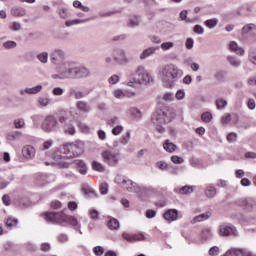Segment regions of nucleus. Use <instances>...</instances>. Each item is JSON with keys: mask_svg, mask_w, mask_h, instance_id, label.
I'll list each match as a JSON object with an SVG mask.
<instances>
[{"mask_svg": "<svg viewBox=\"0 0 256 256\" xmlns=\"http://www.w3.org/2000/svg\"><path fill=\"white\" fill-rule=\"evenodd\" d=\"M50 63L55 67L56 73L51 75L52 79L61 81L63 75L71 65L72 61L67 60V54L65 50L61 48H55L50 53Z\"/></svg>", "mask_w": 256, "mask_h": 256, "instance_id": "obj_1", "label": "nucleus"}, {"mask_svg": "<svg viewBox=\"0 0 256 256\" xmlns=\"http://www.w3.org/2000/svg\"><path fill=\"white\" fill-rule=\"evenodd\" d=\"M162 83L167 89H173L175 83L183 77V70L175 64H166L161 71Z\"/></svg>", "mask_w": 256, "mask_h": 256, "instance_id": "obj_2", "label": "nucleus"}, {"mask_svg": "<svg viewBox=\"0 0 256 256\" xmlns=\"http://www.w3.org/2000/svg\"><path fill=\"white\" fill-rule=\"evenodd\" d=\"M154 79L151 73L147 71L145 66L139 65L135 71L130 74V80L127 83L128 87H135L136 85H149L153 83Z\"/></svg>", "mask_w": 256, "mask_h": 256, "instance_id": "obj_3", "label": "nucleus"}, {"mask_svg": "<svg viewBox=\"0 0 256 256\" xmlns=\"http://www.w3.org/2000/svg\"><path fill=\"white\" fill-rule=\"evenodd\" d=\"M44 219L47 221V223H69V225H72V227L81 229V224L75 216L66 217L65 213L63 212H46L44 214Z\"/></svg>", "mask_w": 256, "mask_h": 256, "instance_id": "obj_4", "label": "nucleus"}, {"mask_svg": "<svg viewBox=\"0 0 256 256\" xmlns=\"http://www.w3.org/2000/svg\"><path fill=\"white\" fill-rule=\"evenodd\" d=\"M87 77H91V70L85 66H76L75 62L72 61L60 81L65 79H87Z\"/></svg>", "mask_w": 256, "mask_h": 256, "instance_id": "obj_5", "label": "nucleus"}, {"mask_svg": "<svg viewBox=\"0 0 256 256\" xmlns=\"http://www.w3.org/2000/svg\"><path fill=\"white\" fill-rule=\"evenodd\" d=\"M71 143L64 144L53 154L54 160L59 167L63 169H69V162H65V159H73V150L71 149Z\"/></svg>", "mask_w": 256, "mask_h": 256, "instance_id": "obj_6", "label": "nucleus"}, {"mask_svg": "<svg viewBox=\"0 0 256 256\" xmlns=\"http://www.w3.org/2000/svg\"><path fill=\"white\" fill-rule=\"evenodd\" d=\"M115 183L128 191V193H139L141 191V186L131 179L125 178V176H117L115 178Z\"/></svg>", "mask_w": 256, "mask_h": 256, "instance_id": "obj_7", "label": "nucleus"}, {"mask_svg": "<svg viewBox=\"0 0 256 256\" xmlns=\"http://www.w3.org/2000/svg\"><path fill=\"white\" fill-rule=\"evenodd\" d=\"M40 129H42L44 133H55L59 129V121H57L54 115H48L43 119Z\"/></svg>", "mask_w": 256, "mask_h": 256, "instance_id": "obj_8", "label": "nucleus"}, {"mask_svg": "<svg viewBox=\"0 0 256 256\" xmlns=\"http://www.w3.org/2000/svg\"><path fill=\"white\" fill-rule=\"evenodd\" d=\"M103 161L110 167H117L119 163V154L111 150H105L101 154Z\"/></svg>", "mask_w": 256, "mask_h": 256, "instance_id": "obj_9", "label": "nucleus"}, {"mask_svg": "<svg viewBox=\"0 0 256 256\" xmlns=\"http://www.w3.org/2000/svg\"><path fill=\"white\" fill-rule=\"evenodd\" d=\"M113 59L118 65H125L129 63V58H127V52L121 48H116L113 51Z\"/></svg>", "mask_w": 256, "mask_h": 256, "instance_id": "obj_10", "label": "nucleus"}, {"mask_svg": "<svg viewBox=\"0 0 256 256\" xmlns=\"http://www.w3.org/2000/svg\"><path fill=\"white\" fill-rule=\"evenodd\" d=\"M219 235H221V237H229V235H233V237H238L239 232L237 231V228L233 225H221L219 227Z\"/></svg>", "mask_w": 256, "mask_h": 256, "instance_id": "obj_11", "label": "nucleus"}, {"mask_svg": "<svg viewBox=\"0 0 256 256\" xmlns=\"http://www.w3.org/2000/svg\"><path fill=\"white\" fill-rule=\"evenodd\" d=\"M122 238L128 243H136V241H145V235L143 233L139 234H130L127 232L122 233Z\"/></svg>", "mask_w": 256, "mask_h": 256, "instance_id": "obj_12", "label": "nucleus"}, {"mask_svg": "<svg viewBox=\"0 0 256 256\" xmlns=\"http://www.w3.org/2000/svg\"><path fill=\"white\" fill-rule=\"evenodd\" d=\"M43 91V86L42 85H36L31 88H22L19 90V95L21 97H25V95H37L38 93H41Z\"/></svg>", "mask_w": 256, "mask_h": 256, "instance_id": "obj_13", "label": "nucleus"}, {"mask_svg": "<svg viewBox=\"0 0 256 256\" xmlns=\"http://www.w3.org/2000/svg\"><path fill=\"white\" fill-rule=\"evenodd\" d=\"M159 111L165 123H171L173 121V118L176 117L175 109L173 108H163V109H160Z\"/></svg>", "mask_w": 256, "mask_h": 256, "instance_id": "obj_14", "label": "nucleus"}, {"mask_svg": "<svg viewBox=\"0 0 256 256\" xmlns=\"http://www.w3.org/2000/svg\"><path fill=\"white\" fill-rule=\"evenodd\" d=\"M159 51V46H151L142 51L139 55L140 61H145V59H149V57H153Z\"/></svg>", "mask_w": 256, "mask_h": 256, "instance_id": "obj_15", "label": "nucleus"}, {"mask_svg": "<svg viewBox=\"0 0 256 256\" xmlns=\"http://www.w3.org/2000/svg\"><path fill=\"white\" fill-rule=\"evenodd\" d=\"M71 150L73 152V157H79V155H83V151H85V144L81 141H77L76 143H70Z\"/></svg>", "mask_w": 256, "mask_h": 256, "instance_id": "obj_16", "label": "nucleus"}, {"mask_svg": "<svg viewBox=\"0 0 256 256\" xmlns=\"http://www.w3.org/2000/svg\"><path fill=\"white\" fill-rule=\"evenodd\" d=\"M239 205L244 209V211H252L256 207V199L255 198H248L243 199L239 202Z\"/></svg>", "mask_w": 256, "mask_h": 256, "instance_id": "obj_17", "label": "nucleus"}, {"mask_svg": "<svg viewBox=\"0 0 256 256\" xmlns=\"http://www.w3.org/2000/svg\"><path fill=\"white\" fill-rule=\"evenodd\" d=\"M195 191V186H191V185H185L182 187H175L174 188V193H176V195H191V193H193Z\"/></svg>", "mask_w": 256, "mask_h": 256, "instance_id": "obj_18", "label": "nucleus"}, {"mask_svg": "<svg viewBox=\"0 0 256 256\" xmlns=\"http://www.w3.org/2000/svg\"><path fill=\"white\" fill-rule=\"evenodd\" d=\"M22 155L25 159H35L36 150L32 145H25L22 148Z\"/></svg>", "mask_w": 256, "mask_h": 256, "instance_id": "obj_19", "label": "nucleus"}, {"mask_svg": "<svg viewBox=\"0 0 256 256\" xmlns=\"http://www.w3.org/2000/svg\"><path fill=\"white\" fill-rule=\"evenodd\" d=\"M163 217L165 221H168V223H173V221H177V219H179V211H177V209H169L164 213Z\"/></svg>", "mask_w": 256, "mask_h": 256, "instance_id": "obj_20", "label": "nucleus"}, {"mask_svg": "<svg viewBox=\"0 0 256 256\" xmlns=\"http://www.w3.org/2000/svg\"><path fill=\"white\" fill-rule=\"evenodd\" d=\"M229 49L232 53H235V55H239V57H243V55H245V49L239 46V44L235 41H231L229 43Z\"/></svg>", "mask_w": 256, "mask_h": 256, "instance_id": "obj_21", "label": "nucleus"}, {"mask_svg": "<svg viewBox=\"0 0 256 256\" xmlns=\"http://www.w3.org/2000/svg\"><path fill=\"white\" fill-rule=\"evenodd\" d=\"M76 109L80 113H84V114L91 113V106L89 105V103H87L84 100H79L76 102Z\"/></svg>", "mask_w": 256, "mask_h": 256, "instance_id": "obj_22", "label": "nucleus"}, {"mask_svg": "<svg viewBox=\"0 0 256 256\" xmlns=\"http://www.w3.org/2000/svg\"><path fill=\"white\" fill-rule=\"evenodd\" d=\"M72 163L76 166L80 175H87V164H85V161L76 159Z\"/></svg>", "mask_w": 256, "mask_h": 256, "instance_id": "obj_23", "label": "nucleus"}, {"mask_svg": "<svg viewBox=\"0 0 256 256\" xmlns=\"http://www.w3.org/2000/svg\"><path fill=\"white\" fill-rule=\"evenodd\" d=\"M213 230L211 228H204L200 232L201 241H211L213 239Z\"/></svg>", "mask_w": 256, "mask_h": 256, "instance_id": "obj_24", "label": "nucleus"}, {"mask_svg": "<svg viewBox=\"0 0 256 256\" xmlns=\"http://www.w3.org/2000/svg\"><path fill=\"white\" fill-rule=\"evenodd\" d=\"M91 21V18H84V19H74V20H68L65 22L66 27H73L75 25H83L85 23H89Z\"/></svg>", "mask_w": 256, "mask_h": 256, "instance_id": "obj_25", "label": "nucleus"}, {"mask_svg": "<svg viewBox=\"0 0 256 256\" xmlns=\"http://www.w3.org/2000/svg\"><path fill=\"white\" fill-rule=\"evenodd\" d=\"M152 123L154 125H163L165 124V120L163 118V116L161 115L160 110L156 111L153 115H152Z\"/></svg>", "mask_w": 256, "mask_h": 256, "instance_id": "obj_26", "label": "nucleus"}, {"mask_svg": "<svg viewBox=\"0 0 256 256\" xmlns=\"http://www.w3.org/2000/svg\"><path fill=\"white\" fill-rule=\"evenodd\" d=\"M253 31H256V25L253 23L245 24L242 27L241 35L245 37L246 35H249V33H253Z\"/></svg>", "mask_w": 256, "mask_h": 256, "instance_id": "obj_27", "label": "nucleus"}, {"mask_svg": "<svg viewBox=\"0 0 256 256\" xmlns=\"http://www.w3.org/2000/svg\"><path fill=\"white\" fill-rule=\"evenodd\" d=\"M11 15H13V17H25L27 10L23 7H14L11 9Z\"/></svg>", "mask_w": 256, "mask_h": 256, "instance_id": "obj_28", "label": "nucleus"}, {"mask_svg": "<svg viewBox=\"0 0 256 256\" xmlns=\"http://www.w3.org/2000/svg\"><path fill=\"white\" fill-rule=\"evenodd\" d=\"M91 91H87L86 94L83 91H77L75 89L70 90V95L74 96V99L78 100L79 99H85L86 95H89Z\"/></svg>", "mask_w": 256, "mask_h": 256, "instance_id": "obj_29", "label": "nucleus"}, {"mask_svg": "<svg viewBox=\"0 0 256 256\" xmlns=\"http://www.w3.org/2000/svg\"><path fill=\"white\" fill-rule=\"evenodd\" d=\"M63 131H64L65 135H75V133H77L75 126L73 124H71V122L63 125Z\"/></svg>", "mask_w": 256, "mask_h": 256, "instance_id": "obj_30", "label": "nucleus"}, {"mask_svg": "<svg viewBox=\"0 0 256 256\" xmlns=\"http://www.w3.org/2000/svg\"><path fill=\"white\" fill-rule=\"evenodd\" d=\"M226 59H227L229 65H231V67H235L236 69L241 67V61L239 60V58L229 55V56H227Z\"/></svg>", "mask_w": 256, "mask_h": 256, "instance_id": "obj_31", "label": "nucleus"}, {"mask_svg": "<svg viewBox=\"0 0 256 256\" xmlns=\"http://www.w3.org/2000/svg\"><path fill=\"white\" fill-rule=\"evenodd\" d=\"M204 193H205V196L208 197V199H213V197L217 195V188H215V186L213 185H209L205 189Z\"/></svg>", "mask_w": 256, "mask_h": 256, "instance_id": "obj_32", "label": "nucleus"}, {"mask_svg": "<svg viewBox=\"0 0 256 256\" xmlns=\"http://www.w3.org/2000/svg\"><path fill=\"white\" fill-rule=\"evenodd\" d=\"M107 227L111 231H117L119 229V227H120L119 220H117L115 218H110V220L107 223Z\"/></svg>", "mask_w": 256, "mask_h": 256, "instance_id": "obj_33", "label": "nucleus"}, {"mask_svg": "<svg viewBox=\"0 0 256 256\" xmlns=\"http://www.w3.org/2000/svg\"><path fill=\"white\" fill-rule=\"evenodd\" d=\"M163 147H164L165 151H167L168 153H173V152L177 151V145H175L174 143H172L169 140H166L164 142Z\"/></svg>", "mask_w": 256, "mask_h": 256, "instance_id": "obj_34", "label": "nucleus"}, {"mask_svg": "<svg viewBox=\"0 0 256 256\" xmlns=\"http://www.w3.org/2000/svg\"><path fill=\"white\" fill-rule=\"evenodd\" d=\"M36 59L40 61V63H43V65H47L49 63V53L48 52H41L37 54Z\"/></svg>", "mask_w": 256, "mask_h": 256, "instance_id": "obj_35", "label": "nucleus"}, {"mask_svg": "<svg viewBox=\"0 0 256 256\" xmlns=\"http://www.w3.org/2000/svg\"><path fill=\"white\" fill-rule=\"evenodd\" d=\"M209 217H211L209 215V213H204V214H200L198 216H195L192 220L191 223L195 224V223H201V221H207V219H209Z\"/></svg>", "mask_w": 256, "mask_h": 256, "instance_id": "obj_36", "label": "nucleus"}, {"mask_svg": "<svg viewBox=\"0 0 256 256\" xmlns=\"http://www.w3.org/2000/svg\"><path fill=\"white\" fill-rule=\"evenodd\" d=\"M204 25L208 27V29H215V27L219 25V19L217 18L208 19L204 22Z\"/></svg>", "mask_w": 256, "mask_h": 256, "instance_id": "obj_37", "label": "nucleus"}, {"mask_svg": "<svg viewBox=\"0 0 256 256\" xmlns=\"http://www.w3.org/2000/svg\"><path fill=\"white\" fill-rule=\"evenodd\" d=\"M92 169H93V171H98V173H104L105 166H103V164H101L98 161H93L92 162Z\"/></svg>", "mask_w": 256, "mask_h": 256, "instance_id": "obj_38", "label": "nucleus"}, {"mask_svg": "<svg viewBox=\"0 0 256 256\" xmlns=\"http://www.w3.org/2000/svg\"><path fill=\"white\" fill-rule=\"evenodd\" d=\"M23 136V133L19 131H14L7 135L8 141H17V139L21 138Z\"/></svg>", "mask_w": 256, "mask_h": 256, "instance_id": "obj_39", "label": "nucleus"}, {"mask_svg": "<svg viewBox=\"0 0 256 256\" xmlns=\"http://www.w3.org/2000/svg\"><path fill=\"white\" fill-rule=\"evenodd\" d=\"M57 13H58L60 19H67V17H69V12H68L67 8H65V7L58 8Z\"/></svg>", "mask_w": 256, "mask_h": 256, "instance_id": "obj_40", "label": "nucleus"}, {"mask_svg": "<svg viewBox=\"0 0 256 256\" xmlns=\"http://www.w3.org/2000/svg\"><path fill=\"white\" fill-rule=\"evenodd\" d=\"M162 99L166 103H171V101H175V95L172 92H166L163 94Z\"/></svg>", "mask_w": 256, "mask_h": 256, "instance_id": "obj_41", "label": "nucleus"}, {"mask_svg": "<svg viewBox=\"0 0 256 256\" xmlns=\"http://www.w3.org/2000/svg\"><path fill=\"white\" fill-rule=\"evenodd\" d=\"M175 47V43L173 42H163L160 45V49H162V51H169V49H173Z\"/></svg>", "mask_w": 256, "mask_h": 256, "instance_id": "obj_42", "label": "nucleus"}, {"mask_svg": "<svg viewBox=\"0 0 256 256\" xmlns=\"http://www.w3.org/2000/svg\"><path fill=\"white\" fill-rule=\"evenodd\" d=\"M18 223V219L10 217L6 220V227H10V229H12V227H17Z\"/></svg>", "mask_w": 256, "mask_h": 256, "instance_id": "obj_43", "label": "nucleus"}, {"mask_svg": "<svg viewBox=\"0 0 256 256\" xmlns=\"http://www.w3.org/2000/svg\"><path fill=\"white\" fill-rule=\"evenodd\" d=\"M201 119L203 123H211V120L213 119V114H211V112H204L201 115Z\"/></svg>", "mask_w": 256, "mask_h": 256, "instance_id": "obj_44", "label": "nucleus"}, {"mask_svg": "<svg viewBox=\"0 0 256 256\" xmlns=\"http://www.w3.org/2000/svg\"><path fill=\"white\" fill-rule=\"evenodd\" d=\"M216 107L217 109L221 110V109H225V107H227V100L222 99V98H218L216 100Z\"/></svg>", "mask_w": 256, "mask_h": 256, "instance_id": "obj_45", "label": "nucleus"}, {"mask_svg": "<svg viewBox=\"0 0 256 256\" xmlns=\"http://www.w3.org/2000/svg\"><path fill=\"white\" fill-rule=\"evenodd\" d=\"M113 96L115 99H125V90L116 89L113 91Z\"/></svg>", "mask_w": 256, "mask_h": 256, "instance_id": "obj_46", "label": "nucleus"}, {"mask_svg": "<svg viewBox=\"0 0 256 256\" xmlns=\"http://www.w3.org/2000/svg\"><path fill=\"white\" fill-rule=\"evenodd\" d=\"M49 103H51V99H49L47 97H39L38 98V104L40 105V107H47V105H49Z\"/></svg>", "mask_w": 256, "mask_h": 256, "instance_id": "obj_47", "label": "nucleus"}, {"mask_svg": "<svg viewBox=\"0 0 256 256\" xmlns=\"http://www.w3.org/2000/svg\"><path fill=\"white\" fill-rule=\"evenodd\" d=\"M129 113L130 115H133L134 117H136V119H141V110H139L136 107H132L129 109Z\"/></svg>", "mask_w": 256, "mask_h": 256, "instance_id": "obj_48", "label": "nucleus"}, {"mask_svg": "<svg viewBox=\"0 0 256 256\" xmlns=\"http://www.w3.org/2000/svg\"><path fill=\"white\" fill-rule=\"evenodd\" d=\"M10 31H21L23 26L19 22H12L9 26Z\"/></svg>", "mask_w": 256, "mask_h": 256, "instance_id": "obj_49", "label": "nucleus"}, {"mask_svg": "<svg viewBox=\"0 0 256 256\" xmlns=\"http://www.w3.org/2000/svg\"><path fill=\"white\" fill-rule=\"evenodd\" d=\"M2 45L4 49H15V47H17V42L9 40L4 42Z\"/></svg>", "mask_w": 256, "mask_h": 256, "instance_id": "obj_50", "label": "nucleus"}, {"mask_svg": "<svg viewBox=\"0 0 256 256\" xmlns=\"http://www.w3.org/2000/svg\"><path fill=\"white\" fill-rule=\"evenodd\" d=\"M171 161L175 165H181L182 163H184L185 160L181 156L174 155L171 157Z\"/></svg>", "mask_w": 256, "mask_h": 256, "instance_id": "obj_51", "label": "nucleus"}, {"mask_svg": "<svg viewBox=\"0 0 256 256\" xmlns=\"http://www.w3.org/2000/svg\"><path fill=\"white\" fill-rule=\"evenodd\" d=\"M15 129H23L25 127V120L24 119H17L14 121Z\"/></svg>", "mask_w": 256, "mask_h": 256, "instance_id": "obj_52", "label": "nucleus"}, {"mask_svg": "<svg viewBox=\"0 0 256 256\" xmlns=\"http://www.w3.org/2000/svg\"><path fill=\"white\" fill-rule=\"evenodd\" d=\"M44 119L45 118L41 114H36V115L32 116V121H33L34 125H39V123H41V121H43Z\"/></svg>", "mask_w": 256, "mask_h": 256, "instance_id": "obj_53", "label": "nucleus"}, {"mask_svg": "<svg viewBox=\"0 0 256 256\" xmlns=\"http://www.w3.org/2000/svg\"><path fill=\"white\" fill-rule=\"evenodd\" d=\"M248 59L253 65H256V51L250 50L248 52Z\"/></svg>", "mask_w": 256, "mask_h": 256, "instance_id": "obj_54", "label": "nucleus"}, {"mask_svg": "<svg viewBox=\"0 0 256 256\" xmlns=\"http://www.w3.org/2000/svg\"><path fill=\"white\" fill-rule=\"evenodd\" d=\"M131 139V132H127L126 135L122 136L120 143L122 145H127Z\"/></svg>", "mask_w": 256, "mask_h": 256, "instance_id": "obj_55", "label": "nucleus"}, {"mask_svg": "<svg viewBox=\"0 0 256 256\" xmlns=\"http://www.w3.org/2000/svg\"><path fill=\"white\" fill-rule=\"evenodd\" d=\"M65 91L61 87H55L52 90V95H55L56 97H61Z\"/></svg>", "mask_w": 256, "mask_h": 256, "instance_id": "obj_56", "label": "nucleus"}, {"mask_svg": "<svg viewBox=\"0 0 256 256\" xmlns=\"http://www.w3.org/2000/svg\"><path fill=\"white\" fill-rule=\"evenodd\" d=\"M219 253H220V249L217 246L211 247L208 251V255H210V256H217V255H219Z\"/></svg>", "mask_w": 256, "mask_h": 256, "instance_id": "obj_57", "label": "nucleus"}, {"mask_svg": "<svg viewBox=\"0 0 256 256\" xmlns=\"http://www.w3.org/2000/svg\"><path fill=\"white\" fill-rule=\"evenodd\" d=\"M193 31L197 35H203V33H205V28H203V26L197 24V25L194 26Z\"/></svg>", "mask_w": 256, "mask_h": 256, "instance_id": "obj_58", "label": "nucleus"}, {"mask_svg": "<svg viewBox=\"0 0 256 256\" xmlns=\"http://www.w3.org/2000/svg\"><path fill=\"white\" fill-rule=\"evenodd\" d=\"M89 215H90V218L93 219L94 221H97L99 219V212L95 209H90Z\"/></svg>", "mask_w": 256, "mask_h": 256, "instance_id": "obj_59", "label": "nucleus"}, {"mask_svg": "<svg viewBox=\"0 0 256 256\" xmlns=\"http://www.w3.org/2000/svg\"><path fill=\"white\" fill-rule=\"evenodd\" d=\"M119 75L114 74L108 79L109 85H117V82L119 81Z\"/></svg>", "mask_w": 256, "mask_h": 256, "instance_id": "obj_60", "label": "nucleus"}, {"mask_svg": "<svg viewBox=\"0 0 256 256\" xmlns=\"http://www.w3.org/2000/svg\"><path fill=\"white\" fill-rule=\"evenodd\" d=\"M175 98L177 101H183V99H185V90H178L175 94Z\"/></svg>", "mask_w": 256, "mask_h": 256, "instance_id": "obj_61", "label": "nucleus"}, {"mask_svg": "<svg viewBox=\"0 0 256 256\" xmlns=\"http://www.w3.org/2000/svg\"><path fill=\"white\" fill-rule=\"evenodd\" d=\"M156 167L157 169H160L161 171H165V169H167L168 165H167V162L165 161H158L156 162Z\"/></svg>", "mask_w": 256, "mask_h": 256, "instance_id": "obj_62", "label": "nucleus"}, {"mask_svg": "<svg viewBox=\"0 0 256 256\" xmlns=\"http://www.w3.org/2000/svg\"><path fill=\"white\" fill-rule=\"evenodd\" d=\"M229 121H231V114L230 113H226L222 116L221 118V123L223 125H227V123H229Z\"/></svg>", "mask_w": 256, "mask_h": 256, "instance_id": "obj_63", "label": "nucleus"}, {"mask_svg": "<svg viewBox=\"0 0 256 256\" xmlns=\"http://www.w3.org/2000/svg\"><path fill=\"white\" fill-rule=\"evenodd\" d=\"M93 251L94 253L97 255V256H101L103 255V253H105V250L103 249V247L101 246H96L93 248Z\"/></svg>", "mask_w": 256, "mask_h": 256, "instance_id": "obj_64", "label": "nucleus"}]
</instances>
